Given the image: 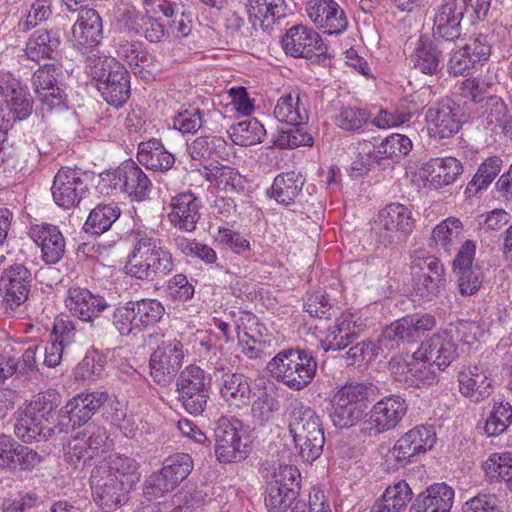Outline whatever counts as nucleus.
<instances>
[{"mask_svg": "<svg viewBox=\"0 0 512 512\" xmlns=\"http://www.w3.org/2000/svg\"><path fill=\"white\" fill-rule=\"evenodd\" d=\"M434 11L432 38L421 35L415 41H407L404 48L413 67L426 75L441 71L444 54L454 49L462 31L464 11L457 8L456 0H442Z\"/></svg>", "mask_w": 512, "mask_h": 512, "instance_id": "1", "label": "nucleus"}, {"mask_svg": "<svg viewBox=\"0 0 512 512\" xmlns=\"http://www.w3.org/2000/svg\"><path fill=\"white\" fill-rule=\"evenodd\" d=\"M265 505L269 512H331L323 491H302L301 474L293 465H279L267 483Z\"/></svg>", "mask_w": 512, "mask_h": 512, "instance_id": "2", "label": "nucleus"}, {"mask_svg": "<svg viewBox=\"0 0 512 512\" xmlns=\"http://www.w3.org/2000/svg\"><path fill=\"white\" fill-rule=\"evenodd\" d=\"M129 238L132 250L125 265L128 276L154 282L163 280L172 273L175 267L174 258L161 239L141 229H133Z\"/></svg>", "mask_w": 512, "mask_h": 512, "instance_id": "3", "label": "nucleus"}, {"mask_svg": "<svg viewBox=\"0 0 512 512\" xmlns=\"http://www.w3.org/2000/svg\"><path fill=\"white\" fill-rule=\"evenodd\" d=\"M86 68L107 104L120 108L127 102L131 94L130 75L115 58L97 55L91 50Z\"/></svg>", "mask_w": 512, "mask_h": 512, "instance_id": "4", "label": "nucleus"}, {"mask_svg": "<svg viewBox=\"0 0 512 512\" xmlns=\"http://www.w3.org/2000/svg\"><path fill=\"white\" fill-rule=\"evenodd\" d=\"M378 388L370 382H350L337 390L332 399L330 418L335 427L356 425L377 396Z\"/></svg>", "mask_w": 512, "mask_h": 512, "instance_id": "5", "label": "nucleus"}, {"mask_svg": "<svg viewBox=\"0 0 512 512\" xmlns=\"http://www.w3.org/2000/svg\"><path fill=\"white\" fill-rule=\"evenodd\" d=\"M266 369L278 381L290 389L299 391L312 382L317 370V361L307 350L289 348L278 352L267 363Z\"/></svg>", "mask_w": 512, "mask_h": 512, "instance_id": "6", "label": "nucleus"}, {"mask_svg": "<svg viewBox=\"0 0 512 512\" xmlns=\"http://www.w3.org/2000/svg\"><path fill=\"white\" fill-rule=\"evenodd\" d=\"M289 432L303 460L313 462L322 454L325 437L320 417L309 406L297 403L290 415Z\"/></svg>", "mask_w": 512, "mask_h": 512, "instance_id": "7", "label": "nucleus"}, {"mask_svg": "<svg viewBox=\"0 0 512 512\" xmlns=\"http://www.w3.org/2000/svg\"><path fill=\"white\" fill-rule=\"evenodd\" d=\"M436 442L432 426L417 425L403 434L386 453L383 466L386 471H397L417 461V457L431 450Z\"/></svg>", "mask_w": 512, "mask_h": 512, "instance_id": "8", "label": "nucleus"}, {"mask_svg": "<svg viewBox=\"0 0 512 512\" xmlns=\"http://www.w3.org/2000/svg\"><path fill=\"white\" fill-rule=\"evenodd\" d=\"M243 423L235 417H220L214 427V449L220 463H238L251 452L250 445L243 440Z\"/></svg>", "mask_w": 512, "mask_h": 512, "instance_id": "9", "label": "nucleus"}, {"mask_svg": "<svg viewBox=\"0 0 512 512\" xmlns=\"http://www.w3.org/2000/svg\"><path fill=\"white\" fill-rule=\"evenodd\" d=\"M107 194H127L132 200L142 201L150 193L152 183L146 173L132 160L123 162L115 170L102 176Z\"/></svg>", "mask_w": 512, "mask_h": 512, "instance_id": "10", "label": "nucleus"}, {"mask_svg": "<svg viewBox=\"0 0 512 512\" xmlns=\"http://www.w3.org/2000/svg\"><path fill=\"white\" fill-rule=\"evenodd\" d=\"M133 481H124L106 467H95L90 476V487L95 503L104 512L114 511L128 501Z\"/></svg>", "mask_w": 512, "mask_h": 512, "instance_id": "11", "label": "nucleus"}, {"mask_svg": "<svg viewBox=\"0 0 512 512\" xmlns=\"http://www.w3.org/2000/svg\"><path fill=\"white\" fill-rule=\"evenodd\" d=\"M435 325L436 320L431 314L405 316L384 328L378 340L379 347L393 350L400 344L416 342Z\"/></svg>", "mask_w": 512, "mask_h": 512, "instance_id": "12", "label": "nucleus"}, {"mask_svg": "<svg viewBox=\"0 0 512 512\" xmlns=\"http://www.w3.org/2000/svg\"><path fill=\"white\" fill-rule=\"evenodd\" d=\"M62 76V69L55 64H45L33 73L32 85L42 109L51 111L66 106L67 95Z\"/></svg>", "mask_w": 512, "mask_h": 512, "instance_id": "13", "label": "nucleus"}, {"mask_svg": "<svg viewBox=\"0 0 512 512\" xmlns=\"http://www.w3.org/2000/svg\"><path fill=\"white\" fill-rule=\"evenodd\" d=\"M183 344L177 339L163 340L149 360L150 375L160 386L169 385L178 374L184 359Z\"/></svg>", "mask_w": 512, "mask_h": 512, "instance_id": "14", "label": "nucleus"}, {"mask_svg": "<svg viewBox=\"0 0 512 512\" xmlns=\"http://www.w3.org/2000/svg\"><path fill=\"white\" fill-rule=\"evenodd\" d=\"M107 400L108 394L98 391L74 396L60 409V430L69 433L86 424Z\"/></svg>", "mask_w": 512, "mask_h": 512, "instance_id": "15", "label": "nucleus"}, {"mask_svg": "<svg viewBox=\"0 0 512 512\" xmlns=\"http://www.w3.org/2000/svg\"><path fill=\"white\" fill-rule=\"evenodd\" d=\"M475 253L476 244L468 239L462 243L452 263L458 291L462 296L475 294L483 282L480 266L473 263Z\"/></svg>", "mask_w": 512, "mask_h": 512, "instance_id": "16", "label": "nucleus"}, {"mask_svg": "<svg viewBox=\"0 0 512 512\" xmlns=\"http://www.w3.org/2000/svg\"><path fill=\"white\" fill-rule=\"evenodd\" d=\"M462 117L461 107L450 99L433 104L425 113L429 135L438 139L452 137L460 130Z\"/></svg>", "mask_w": 512, "mask_h": 512, "instance_id": "17", "label": "nucleus"}, {"mask_svg": "<svg viewBox=\"0 0 512 512\" xmlns=\"http://www.w3.org/2000/svg\"><path fill=\"white\" fill-rule=\"evenodd\" d=\"M51 192L57 206L70 209L87 197L89 189L79 170L63 167L54 176Z\"/></svg>", "mask_w": 512, "mask_h": 512, "instance_id": "18", "label": "nucleus"}, {"mask_svg": "<svg viewBox=\"0 0 512 512\" xmlns=\"http://www.w3.org/2000/svg\"><path fill=\"white\" fill-rule=\"evenodd\" d=\"M281 44L285 53L294 58L311 59L315 55H324L326 51L320 34L301 24L289 28Z\"/></svg>", "mask_w": 512, "mask_h": 512, "instance_id": "19", "label": "nucleus"}, {"mask_svg": "<svg viewBox=\"0 0 512 512\" xmlns=\"http://www.w3.org/2000/svg\"><path fill=\"white\" fill-rule=\"evenodd\" d=\"M407 403L399 395L387 396L375 403L367 421L368 434L378 435L394 429L407 413Z\"/></svg>", "mask_w": 512, "mask_h": 512, "instance_id": "20", "label": "nucleus"}, {"mask_svg": "<svg viewBox=\"0 0 512 512\" xmlns=\"http://www.w3.org/2000/svg\"><path fill=\"white\" fill-rule=\"evenodd\" d=\"M411 274L415 291L422 298H428L439 292L444 283L445 272L441 261L435 256L416 257L411 262Z\"/></svg>", "mask_w": 512, "mask_h": 512, "instance_id": "21", "label": "nucleus"}, {"mask_svg": "<svg viewBox=\"0 0 512 512\" xmlns=\"http://www.w3.org/2000/svg\"><path fill=\"white\" fill-rule=\"evenodd\" d=\"M305 5L309 19L324 33L339 35L347 29V17L336 1L307 0Z\"/></svg>", "mask_w": 512, "mask_h": 512, "instance_id": "22", "label": "nucleus"}, {"mask_svg": "<svg viewBox=\"0 0 512 512\" xmlns=\"http://www.w3.org/2000/svg\"><path fill=\"white\" fill-rule=\"evenodd\" d=\"M44 460V455L18 443L11 436L0 435V467L10 471H31Z\"/></svg>", "mask_w": 512, "mask_h": 512, "instance_id": "23", "label": "nucleus"}, {"mask_svg": "<svg viewBox=\"0 0 512 512\" xmlns=\"http://www.w3.org/2000/svg\"><path fill=\"white\" fill-rule=\"evenodd\" d=\"M379 225L385 233L379 234L378 241L384 246L394 242L393 232L404 236L412 233L415 228V218L412 209L401 203H390L379 212Z\"/></svg>", "mask_w": 512, "mask_h": 512, "instance_id": "24", "label": "nucleus"}, {"mask_svg": "<svg viewBox=\"0 0 512 512\" xmlns=\"http://www.w3.org/2000/svg\"><path fill=\"white\" fill-rule=\"evenodd\" d=\"M32 283V274L22 264L5 269L0 279V294L11 309L19 307L27 299Z\"/></svg>", "mask_w": 512, "mask_h": 512, "instance_id": "25", "label": "nucleus"}, {"mask_svg": "<svg viewBox=\"0 0 512 512\" xmlns=\"http://www.w3.org/2000/svg\"><path fill=\"white\" fill-rule=\"evenodd\" d=\"M201 206V200L192 191L180 193L171 199L168 220L181 232H193L200 219Z\"/></svg>", "mask_w": 512, "mask_h": 512, "instance_id": "26", "label": "nucleus"}, {"mask_svg": "<svg viewBox=\"0 0 512 512\" xmlns=\"http://www.w3.org/2000/svg\"><path fill=\"white\" fill-rule=\"evenodd\" d=\"M458 382L460 393L472 402H482L491 394V373L485 363L470 365L461 370Z\"/></svg>", "mask_w": 512, "mask_h": 512, "instance_id": "27", "label": "nucleus"}, {"mask_svg": "<svg viewBox=\"0 0 512 512\" xmlns=\"http://www.w3.org/2000/svg\"><path fill=\"white\" fill-rule=\"evenodd\" d=\"M103 38V25L95 9H81L72 27L71 42L77 50L97 46Z\"/></svg>", "mask_w": 512, "mask_h": 512, "instance_id": "28", "label": "nucleus"}, {"mask_svg": "<svg viewBox=\"0 0 512 512\" xmlns=\"http://www.w3.org/2000/svg\"><path fill=\"white\" fill-rule=\"evenodd\" d=\"M29 235L41 247L45 263L56 264L63 258L66 242L58 226L49 223L35 224L31 226Z\"/></svg>", "mask_w": 512, "mask_h": 512, "instance_id": "29", "label": "nucleus"}, {"mask_svg": "<svg viewBox=\"0 0 512 512\" xmlns=\"http://www.w3.org/2000/svg\"><path fill=\"white\" fill-rule=\"evenodd\" d=\"M0 95L5 98L14 120H24L33 110V100L26 87L14 78H0Z\"/></svg>", "mask_w": 512, "mask_h": 512, "instance_id": "30", "label": "nucleus"}, {"mask_svg": "<svg viewBox=\"0 0 512 512\" xmlns=\"http://www.w3.org/2000/svg\"><path fill=\"white\" fill-rule=\"evenodd\" d=\"M246 11L253 26L269 31L287 16L288 6L285 0H248Z\"/></svg>", "mask_w": 512, "mask_h": 512, "instance_id": "31", "label": "nucleus"}, {"mask_svg": "<svg viewBox=\"0 0 512 512\" xmlns=\"http://www.w3.org/2000/svg\"><path fill=\"white\" fill-rule=\"evenodd\" d=\"M60 424V422L58 423ZM60 425L49 426L38 419L35 414L25 407L19 412L14 424L15 435L23 442L47 440L49 437L64 433L60 430Z\"/></svg>", "mask_w": 512, "mask_h": 512, "instance_id": "32", "label": "nucleus"}, {"mask_svg": "<svg viewBox=\"0 0 512 512\" xmlns=\"http://www.w3.org/2000/svg\"><path fill=\"white\" fill-rule=\"evenodd\" d=\"M454 500V490L445 483H436L419 494L410 511L449 512Z\"/></svg>", "mask_w": 512, "mask_h": 512, "instance_id": "33", "label": "nucleus"}, {"mask_svg": "<svg viewBox=\"0 0 512 512\" xmlns=\"http://www.w3.org/2000/svg\"><path fill=\"white\" fill-rule=\"evenodd\" d=\"M420 350L438 370L447 368L458 356L456 344L447 332L434 334L422 344Z\"/></svg>", "mask_w": 512, "mask_h": 512, "instance_id": "34", "label": "nucleus"}, {"mask_svg": "<svg viewBox=\"0 0 512 512\" xmlns=\"http://www.w3.org/2000/svg\"><path fill=\"white\" fill-rule=\"evenodd\" d=\"M423 175L435 188L454 183L463 172V166L454 157L433 158L423 164Z\"/></svg>", "mask_w": 512, "mask_h": 512, "instance_id": "35", "label": "nucleus"}, {"mask_svg": "<svg viewBox=\"0 0 512 512\" xmlns=\"http://www.w3.org/2000/svg\"><path fill=\"white\" fill-rule=\"evenodd\" d=\"M464 234V225L462 221L450 216L438 223L431 232L430 246L450 256L460 244Z\"/></svg>", "mask_w": 512, "mask_h": 512, "instance_id": "36", "label": "nucleus"}, {"mask_svg": "<svg viewBox=\"0 0 512 512\" xmlns=\"http://www.w3.org/2000/svg\"><path fill=\"white\" fill-rule=\"evenodd\" d=\"M485 417L484 434L496 437L503 434L512 424V405L503 397H493L484 408Z\"/></svg>", "mask_w": 512, "mask_h": 512, "instance_id": "37", "label": "nucleus"}, {"mask_svg": "<svg viewBox=\"0 0 512 512\" xmlns=\"http://www.w3.org/2000/svg\"><path fill=\"white\" fill-rule=\"evenodd\" d=\"M137 160L146 168L161 172L170 170L175 163L174 155L156 138L139 144Z\"/></svg>", "mask_w": 512, "mask_h": 512, "instance_id": "38", "label": "nucleus"}, {"mask_svg": "<svg viewBox=\"0 0 512 512\" xmlns=\"http://www.w3.org/2000/svg\"><path fill=\"white\" fill-rule=\"evenodd\" d=\"M61 44L60 34L57 30H37L26 42L24 49L28 59L39 62L42 59H52Z\"/></svg>", "mask_w": 512, "mask_h": 512, "instance_id": "39", "label": "nucleus"}, {"mask_svg": "<svg viewBox=\"0 0 512 512\" xmlns=\"http://www.w3.org/2000/svg\"><path fill=\"white\" fill-rule=\"evenodd\" d=\"M357 339L356 324L350 316H342L337 319L335 325L327 329L325 337L321 340V346L325 351H338L353 344Z\"/></svg>", "mask_w": 512, "mask_h": 512, "instance_id": "40", "label": "nucleus"}, {"mask_svg": "<svg viewBox=\"0 0 512 512\" xmlns=\"http://www.w3.org/2000/svg\"><path fill=\"white\" fill-rule=\"evenodd\" d=\"M221 396L236 407L247 405L251 400L250 383L241 373H224L219 383Z\"/></svg>", "mask_w": 512, "mask_h": 512, "instance_id": "41", "label": "nucleus"}, {"mask_svg": "<svg viewBox=\"0 0 512 512\" xmlns=\"http://www.w3.org/2000/svg\"><path fill=\"white\" fill-rule=\"evenodd\" d=\"M303 185L304 180L299 173L294 171L282 173L274 178L270 196L274 198L277 203L289 206L295 202Z\"/></svg>", "mask_w": 512, "mask_h": 512, "instance_id": "42", "label": "nucleus"}, {"mask_svg": "<svg viewBox=\"0 0 512 512\" xmlns=\"http://www.w3.org/2000/svg\"><path fill=\"white\" fill-rule=\"evenodd\" d=\"M59 395L55 390L38 393L26 406L35 416L49 426H58L60 422Z\"/></svg>", "mask_w": 512, "mask_h": 512, "instance_id": "43", "label": "nucleus"}, {"mask_svg": "<svg viewBox=\"0 0 512 512\" xmlns=\"http://www.w3.org/2000/svg\"><path fill=\"white\" fill-rule=\"evenodd\" d=\"M120 215L121 210L116 203L98 204L90 211L84 230L86 233L101 235L111 228Z\"/></svg>", "mask_w": 512, "mask_h": 512, "instance_id": "44", "label": "nucleus"}, {"mask_svg": "<svg viewBox=\"0 0 512 512\" xmlns=\"http://www.w3.org/2000/svg\"><path fill=\"white\" fill-rule=\"evenodd\" d=\"M489 483H504L512 491V454L492 453L483 465Z\"/></svg>", "mask_w": 512, "mask_h": 512, "instance_id": "45", "label": "nucleus"}, {"mask_svg": "<svg viewBox=\"0 0 512 512\" xmlns=\"http://www.w3.org/2000/svg\"><path fill=\"white\" fill-rule=\"evenodd\" d=\"M228 132L233 143L242 147L259 144L266 135L264 126L256 118L239 121L231 125Z\"/></svg>", "mask_w": 512, "mask_h": 512, "instance_id": "46", "label": "nucleus"}, {"mask_svg": "<svg viewBox=\"0 0 512 512\" xmlns=\"http://www.w3.org/2000/svg\"><path fill=\"white\" fill-rule=\"evenodd\" d=\"M275 117L285 124H306L308 113L301 103L299 94H287L280 97L274 109Z\"/></svg>", "mask_w": 512, "mask_h": 512, "instance_id": "47", "label": "nucleus"}, {"mask_svg": "<svg viewBox=\"0 0 512 512\" xmlns=\"http://www.w3.org/2000/svg\"><path fill=\"white\" fill-rule=\"evenodd\" d=\"M131 305L136 316L134 324L140 331L159 323L165 314L164 305L157 299L143 298L131 301Z\"/></svg>", "mask_w": 512, "mask_h": 512, "instance_id": "48", "label": "nucleus"}, {"mask_svg": "<svg viewBox=\"0 0 512 512\" xmlns=\"http://www.w3.org/2000/svg\"><path fill=\"white\" fill-rule=\"evenodd\" d=\"M226 146V141L220 136H199L187 145V153L192 160L202 162L213 155L221 156Z\"/></svg>", "mask_w": 512, "mask_h": 512, "instance_id": "49", "label": "nucleus"}, {"mask_svg": "<svg viewBox=\"0 0 512 512\" xmlns=\"http://www.w3.org/2000/svg\"><path fill=\"white\" fill-rule=\"evenodd\" d=\"M500 157L492 156L484 160L479 166L472 180L466 187V194H476L482 189H486L497 177L502 168Z\"/></svg>", "mask_w": 512, "mask_h": 512, "instance_id": "50", "label": "nucleus"}, {"mask_svg": "<svg viewBox=\"0 0 512 512\" xmlns=\"http://www.w3.org/2000/svg\"><path fill=\"white\" fill-rule=\"evenodd\" d=\"M130 28L137 34H142L149 42L157 43L167 34V23H162L154 16L129 17Z\"/></svg>", "mask_w": 512, "mask_h": 512, "instance_id": "51", "label": "nucleus"}, {"mask_svg": "<svg viewBox=\"0 0 512 512\" xmlns=\"http://www.w3.org/2000/svg\"><path fill=\"white\" fill-rule=\"evenodd\" d=\"M422 354L423 352L418 350L405 364L407 372L415 379L417 386L431 385L436 381V365Z\"/></svg>", "mask_w": 512, "mask_h": 512, "instance_id": "52", "label": "nucleus"}, {"mask_svg": "<svg viewBox=\"0 0 512 512\" xmlns=\"http://www.w3.org/2000/svg\"><path fill=\"white\" fill-rule=\"evenodd\" d=\"M97 467H106L111 471V473L118 475L119 478H123L124 481H133V485L140 478V474L138 473V462L126 455H110L105 462L101 463Z\"/></svg>", "mask_w": 512, "mask_h": 512, "instance_id": "53", "label": "nucleus"}, {"mask_svg": "<svg viewBox=\"0 0 512 512\" xmlns=\"http://www.w3.org/2000/svg\"><path fill=\"white\" fill-rule=\"evenodd\" d=\"M193 467V459L189 454L176 453L168 456L164 460L161 469L168 475V478L178 486L189 476Z\"/></svg>", "mask_w": 512, "mask_h": 512, "instance_id": "54", "label": "nucleus"}, {"mask_svg": "<svg viewBox=\"0 0 512 512\" xmlns=\"http://www.w3.org/2000/svg\"><path fill=\"white\" fill-rule=\"evenodd\" d=\"M239 344L242 352L250 359H266L274 352L270 339L256 338L247 332L240 334V326L236 327Z\"/></svg>", "mask_w": 512, "mask_h": 512, "instance_id": "55", "label": "nucleus"}, {"mask_svg": "<svg viewBox=\"0 0 512 512\" xmlns=\"http://www.w3.org/2000/svg\"><path fill=\"white\" fill-rule=\"evenodd\" d=\"M202 114L198 107L183 105L172 118L173 127L182 134H194L203 125Z\"/></svg>", "mask_w": 512, "mask_h": 512, "instance_id": "56", "label": "nucleus"}, {"mask_svg": "<svg viewBox=\"0 0 512 512\" xmlns=\"http://www.w3.org/2000/svg\"><path fill=\"white\" fill-rule=\"evenodd\" d=\"M303 307L304 311L309 313L310 316L319 319L328 320L338 312L334 301L327 294L320 291L309 294Z\"/></svg>", "mask_w": 512, "mask_h": 512, "instance_id": "57", "label": "nucleus"}, {"mask_svg": "<svg viewBox=\"0 0 512 512\" xmlns=\"http://www.w3.org/2000/svg\"><path fill=\"white\" fill-rule=\"evenodd\" d=\"M288 128L279 129L275 144L282 149H293L299 146H312V136L303 130L302 124H287Z\"/></svg>", "mask_w": 512, "mask_h": 512, "instance_id": "58", "label": "nucleus"}, {"mask_svg": "<svg viewBox=\"0 0 512 512\" xmlns=\"http://www.w3.org/2000/svg\"><path fill=\"white\" fill-rule=\"evenodd\" d=\"M177 391L206 389L211 386V379L206 372L196 365L187 366L177 378Z\"/></svg>", "mask_w": 512, "mask_h": 512, "instance_id": "59", "label": "nucleus"}, {"mask_svg": "<svg viewBox=\"0 0 512 512\" xmlns=\"http://www.w3.org/2000/svg\"><path fill=\"white\" fill-rule=\"evenodd\" d=\"M483 109V116L486 117L488 123L499 125L505 135L512 138L511 126L506 120L507 107L503 100L497 96H487Z\"/></svg>", "mask_w": 512, "mask_h": 512, "instance_id": "60", "label": "nucleus"}, {"mask_svg": "<svg viewBox=\"0 0 512 512\" xmlns=\"http://www.w3.org/2000/svg\"><path fill=\"white\" fill-rule=\"evenodd\" d=\"M51 15V1L36 0L32 3L28 13L18 22V31L27 33L39 23L48 20Z\"/></svg>", "mask_w": 512, "mask_h": 512, "instance_id": "61", "label": "nucleus"}, {"mask_svg": "<svg viewBox=\"0 0 512 512\" xmlns=\"http://www.w3.org/2000/svg\"><path fill=\"white\" fill-rule=\"evenodd\" d=\"M412 150V141L403 134H392L386 137L378 146V152L384 158H394L396 160L407 156Z\"/></svg>", "mask_w": 512, "mask_h": 512, "instance_id": "62", "label": "nucleus"}, {"mask_svg": "<svg viewBox=\"0 0 512 512\" xmlns=\"http://www.w3.org/2000/svg\"><path fill=\"white\" fill-rule=\"evenodd\" d=\"M130 69L135 75L147 82L154 80L161 72L157 58L144 47L133 61V64L130 65Z\"/></svg>", "mask_w": 512, "mask_h": 512, "instance_id": "63", "label": "nucleus"}, {"mask_svg": "<svg viewBox=\"0 0 512 512\" xmlns=\"http://www.w3.org/2000/svg\"><path fill=\"white\" fill-rule=\"evenodd\" d=\"M369 114L358 107H344L335 116L336 125L344 131H359L368 121Z\"/></svg>", "mask_w": 512, "mask_h": 512, "instance_id": "64", "label": "nucleus"}]
</instances>
